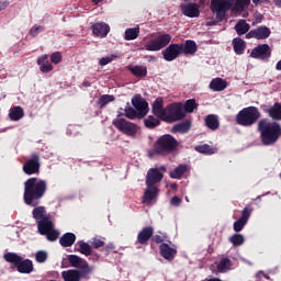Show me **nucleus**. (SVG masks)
<instances>
[{
  "mask_svg": "<svg viewBox=\"0 0 281 281\" xmlns=\"http://www.w3.org/2000/svg\"><path fill=\"white\" fill-rule=\"evenodd\" d=\"M47 192V182L38 178H30L24 182V203L30 207L41 204V199Z\"/></svg>",
  "mask_w": 281,
  "mask_h": 281,
  "instance_id": "1",
  "label": "nucleus"
},
{
  "mask_svg": "<svg viewBox=\"0 0 281 281\" xmlns=\"http://www.w3.org/2000/svg\"><path fill=\"white\" fill-rule=\"evenodd\" d=\"M258 131L263 146H273L280 139L281 127L277 122L271 123L262 119L258 122Z\"/></svg>",
  "mask_w": 281,
  "mask_h": 281,
  "instance_id": "2",
  "label": "nucleus"
},
{
  "mask_svg": "<svg viewBox=\"0 0 281 281\" xmlns=\"http://www.w3.org/2000/svg\"><path fill=\"white\" fill-rule=\"evenodd\" d=\"M260 120V111L256 106L244 108L236 115V122L239 126H254Z\"/></svg>",
  "mask_w": 281,
  "mask_h": 281,
  "instance_id": "3",
  "label": "nucleus"
},
{
  "mask_svg": "<svg viewBox=\"0 0 281 281\" xmlns=\"http://www.w3.org/2000/svg\"><path fill=\"white\" fill-rule=\"evenodd\" d=\"M177 146V139L172 137V135L166 134L157 139L154 150L157 155H168V153H172Z\"/></svg>",
  "mask_w": 281,
  "mask_h": 281,
  "instance_id": "4",
  "label": "nucleus"
},
{
  "mask_svg": "<svg viewBox=\"0 0 281 281\" xmlns=\"http://www.w3.org/2000/svg\"><path fill=\"white\" fill-rule=\"evenodd\" d=\"M186 111L183 110V104L171 103L166 108L162 121L168 122L170 124L172 122H179V120H183Z\"/></svg>",
  "mask_w": 281,
  "mask_h": 281,
  "instance_id": "5",
  "label": "nucleus"
},
{
  "mask_svg": "<svg viewBox=\"0 0 281 281\" xmlns=\"http://www.w3.org/2000/svg\"><path fill=\"white\" fill-rule=\"evenodd\" d=\"M170 41H172V35L168 33H160L145 45V49L146 52H161V49L170 45Z\"/></svg>",
  "mask_w": 281,
  "mask_h": 281,
  "instance_id": "6",
  "label": "nucleus"
},
{
  "mask_svg": "<svg viewBox=\"0 0 281 281\" xmlns=\"http://www.w3.org/2000/svg\"><path fill=\"white\" fill-rule=\"evenodd\" d=\"M234 8V1L232 0H211V10L214 12L218 21L225 19V14Z\"/></svg>",
  "mask_w": 281,
  "mask_h": 281,
  "instance_id": "7",
  "label": "nucleus"
},
{
  "mask_svg": "<svg viewBox=\"0 0 281 281\" xmlns=\"http://www.w3.org/2000/svg\"><path fill=\"white\" fill-rule=\"evenodd\" d=\"M113 126L117 128L123 135H127L128 137H134V135H137V131H139V127L137 124H134L132 122L126 121L125 119L117 117L112 122Z\"/></svg>",
  "mask_w": 281,
  "mask_h": 281,
  "instance_id": "8",
  "label": "nucleus"
},
{
  "mask_svg": "<svg viewBox=\"0 0 281 281\" xmlns=\"http://www.w3.org/2000/svg\"><path fill=\"white\" fill-rule=\"evenodd\" d=\"M68 262L71 267H75V269H79V272H81L82 276L93 273V266H89V262L81 257H78V255H69Z\"/></svg>",
  "mask_w": 281,
  "mask_h": 281,
  "instance_id": "9",
  "label": "nucleus"
},
{
  "mask_svg": "<svg viewBox=\"0 0 281 281\" xmlns=\"http://www.w3.org/2000/svg\"><path fill=\"white\" fill-rule=\"evenodd\" d=\"M22 170L25 175H38L41 170V156L36 153L31 155V158H29L23 167Z\"/></svg>",
  "mask_w": 281,
  "mask_h": 281,
  "instance_id": "10",
  "label": "nucleus"
},
{
  "mask_svg": "<svg viewBox=\"0 0 281 281\" xmlns=\"http://www.w3.org/2000/svg\"><path fill=\"white\" fill-rule=\"evenodd\" d=\"M250 58L269 60V58H271V47H269V44H259L251 50Z\"/></svg>",
  "mask_w": 281,
  "mask_h": 281,
  "instance_id": "11",
  "label": "nucleus"
},
{
  "mask_svg": "<svg viewBox=\"0 0 281 281\" xmlns=\"http://www.w3.org/2000/svg\"><path fill=\"white\" fill-rule=\"evenodd\" d=\"M132 104L136 112H138V120H142V117H146L148 113V102H146V99L142 98L140 94H137L132 98Z\"/></svg>",
  "mask_w": 281,
  "mask_h": 281,
  "instance_id": "12",
  "label": "nucleus"
},
{
  "mask_svg": "<svg viewBox=\"0 0 281 281\" xmlns=\"http://www.w3.org/2000/svg\"><path fill=\"white\" fill-rule=\"evenodd\" d=\"M181 46L180 44H170L165 50H162L164 59L167 63H172V60H177L179 56H181Z\"/></svg>",
  "mask_w": 281,
  "mask_h": 281,
  "instance_id": "13",
  "label": "nucleus"
},
{
  "mask_svg": "<svg viewBox=\"0 0 281 281\" xmlns=\"http://www.w3.org/2000/svg\"><path fill=\"white\" fill-rule=\"evenodd\" d=\"M162 179H164V173L159 171V169L150 168L147 171L146 186H149L151 188H157V183H161Z\"/></svg>",
  "mask_w": 281,
  "mask_h": 281,
  "instance_id": "14",
  "label": "nucleus"
},
{
  "mask_svg": "<svg viewBox=\"0 0 281 281\" xmlns=\"http://www.w3.org/2000/svg\"><path fill=\"white\" fill-rule=\"evenodd\" d=\"M271 36V29L268 26H258L246 34V38H257V41H265Z\"/></svg>",
  "mask_w": 281,
  "mask_h": 281,
  "instance_id": "15",
  "label": "nucleus"
},
{
  "mask_svg": "<svg viewBox=\"0 0 281 281\" xmlns=\"http://www.w3.org/2000/svg\"><path fill=\"white\" fill-rule=\"evenodd\" d=\"M91 30L94 36H99L100 38H106L109 32H111V26H109V24L104 22H97L92 24Z\"/></svg>",
  "mask_w": 281,
  "mask_h": 281,
  "instance_id": "16",
  "label": "nucleus"
},
{
  "mask_svg": "<svg viewBox=\"0 0 281 281\" xmlns=\"http://www.w3.org/2000/svg\"><path fill=\"white\" fill-rule=\"evenodd\" d=\"M263 113H267L272 120H281V103L276 102L272 106L261 105Z\"/></svg>",
  "mask_w": 281,
  "mask_h": 281,
  "instance_id": "17",
  "label": "nucleus"
},
{
  "mask_svg": "<svg viewBox=\"0 0 281 281\" xmlns=\"http://www.w3.org/2000/svg\"><path fill=\"white\" fill-rule=\"evenodd\" d=\"M158 194H159V189L157 187L147 186L144 192L143 203H145V205H153V201L157 199Z\"/></svg>",
  "mask_w": 281,
  "mask_h": 281,
  "instance_id": "18",
  "label": "nucleus"
},
{
  "mask_svg": "<svg viewBox=\"0 0 281 281\" xmlns=\"http://www.w3.org/2000/svg\"><path fill=\"white\" fill-rule=\"evenodd\" d=\"M153 234H155V228L153 226H146L144 227L137 235L138 245H146L150 238H153Z\"/></svg>",
  "mask_w": 281,
  "mask_h": 281,
  "instance_id": "19",
  "label": "nucleus"
},
{
  "mask_svg": "<svg viewBox=\"0 0 281 281\" xmlns=\"http://www.w3.org/2000/svg\"><path fill=\"white\" fill-rule=\"evenodd\" d=\"M88 274H82L79 270L70 269L61 272V278L64 281H80L82 278H86Z\"/></svg>",
  "mask_w": 281,
  "mask_h": 281,
  "instance_id": "20",
  "label": "nucleus"
},
{
  "mask_svg": "<svg viewBox=\"0 0 281 281\" xmlns=\"http://www.w3.org/2000/svg\"><path fill=\"white\" fill-rule=\"evenodd\" d=\"M180 9L182 14H184V16H189V19H196L199 18V14H201V11H199L194 3L182 4L180 5Z\"/></svg>",
  "mask_w": 281,
  "mask_h": 281,
  "instance_id": "21",
  "label": "nucleus"
},
{
  "mask_svg": "<svg viewBox=\"0 0 281 281\" xmlns=\"http://www.w3.org/2000/svg\"><path fill=\"white\" fill-rule=\"evenodd\" d=\"M181 53L186 56H194L196 54V42L192 40H187L184 44H180Z\"/></svg>",
  "mask_w": 281,
  "mask_h": 281,
  "instance_id": "22",
  "label": "nucleus"
},
{
  "mask_svg": "<svg viewBox=\"0 0 281 281\" xmlns=\"http://www.w3.org/2000/svg\"><path fill=\"white\" fill-rule=\"evenodd\" d=\"M49 55H42L37 58V65L40 66V71L42 74H49V71L54 70V66L47 59Z\"/></svg>",
  "mask_w": 281,
  "mask_h": 281,
  "instance_id": "23",
  "label": "nucleus"
},
{
  "mask_svg": "<svg viewBox=\"0 0 281 281\" xmlns=\"http://www.w3.org/2000/svg\"><path fill=\"white\" fill-rule=\"evenodd\" d=\"M15 269L19 273H32L34 271V263H32V260L23 259L22 257Z\"/></svg>",
  "mask_w": 281,
  "mask_h": 281,
  "instance_id": "24",
  "label": "nucleus"
},
{
  "mask_svg": "<svg viewBox=\"0 0 281 281\" xmlns=\"http://www.w3.org/2000/svg\"><path fill=\"white\" fill-rule=\"evenodd\" d=\"M153 113L158 117L159 120L164 121V117L166 115V108L164 109V99L157 98L153 104Z\"/></svg>",
  "mask_w": 281,
  "mask_h": 281,
  "instance_id": "25",
  "label": "nucleus"
},
{
  "mask_svg": "<svg viewBox=\"0 0 281 281\" xmlns=\"http://www.w3.org/2000/svg\"><path fill=\"white\" fill-rule=\"evenodd\" d=\"M160 256L165 258V260H175V256H177V249L170 247L168 244L160 245Z\"/></svg>",
  "mask_w": 281,
  "mask_h": 281,
  "instance_id": "26",
  "label": "nucleus"
},
{
  "mask_svg": "<svg viewBox=\"0 0 281 281\" xmlns=\"http://www.w3.org/2000/svg\"><path fill=\"white\" fill-rule=\"evenodd\" d=\"M54 228V222L48 217L37 222V232L43 236Z\"/></svg>",
  "mask_w": 281,
  "mask_h": 281,
  "instance_id": "27",
  "label": "nucleus"
},
{
  "mask_svg": "<svg viewBox=\"0 0 281 281\" xmlns=\"http://www.w3.org/2000/svg\"><path fill=\"white\" fill-rule=\"evenodd\" d=\"M25 116V111L21 105L13 106L9 110V120L11 122H19V120H23Z\"/></svg>",
  "mask_w": 281,
  "mask_h": 281,
  "instance_id": "28",
  "label": "nucleus"
},
{
  "mask_svg": "<svg viewBox=\"0 0 281 281\" xmlns=\"http://www.w3.org/2000/svg\"><path fill=\"white\" fill-rule=\"evenodd\" d=\"M191 127H192V121L186 120L181 123L176 124L172 127L171 133H181L183 135L188 133V131H190Z\"/></svg>",
  "mask_w": 281,
  "mask_h": 281,
  "instance_id": "29",
  "label": "nucleus"
},
{
  "mask_svg": "<svg viewBox=\"0 0 281 281\" xmlns=\"http://www.w3.org/2000/svg\"><path fill=\"white\" fill-rule=\"evenodd\" d=\"M205 126L209 127L210 131H217L218 126H221V122L218 121V116L216 114L206 115Z\"/></svg>",
  "mask_w": 281,
  "mask_h": 281,
  "instance_id": "30",
  "label": "nucleus"
},
{
  "mask_svg": "<svg viewBox=\"0 0 281 281\" xmlns=\"http://www.w3.org/2000/svg\"><path fill=\"white\" fill-rule=\"evenodd\" d=\"M33 218L38 223V221H44V218H48L49 215L47 214V210L45 206H35L33 209Z\"/></svg>",
  "mask_w": 281,
  "mask_h": 281,
  "instance_id": "31",
  "label": "nucleus"
},
{
  "mask_svg": "<svg viewBox=\"0 0 281 281\" xmlns=\"http://www.w3.org/2000/svg\"><path fill=\"white\" fill-rule=\"evenodd\" d=\"M74 243H76V234L74 233H66L59 238L61 247H71Z\"/></svg>",
  "mask_w": 281,
  "mask_h": 281,
  "instance_id": "32",
  "label": "nucleus"
},
{
  "mask_svg": "<svg viewBox=\"0 0 281 281\" xmlns=\"http://www.w3.org/2000/svg\"><path fill=\"white\" fill-rule=\"evenodd\" d=\"M210 89H212V91H225V89H227V81L215 78L210 82Z\"/></svg>",
  "mask_w": 281,
  "mask_h": 281,
  "instance_id": "33",
  "label": "nucleus"
},
{
  "mask_svg": "<svg viewBox=\"0 0 281 281\" xmlns=\"http://www.w3.org/2000/svg\"><path fill=\"white\" fill-rule=\"evenodd\" d=\"M249 30H251V26L245 20H239L235 25V32L238 34V36L247 34Z\"/></svg>",
  "mask_w": 281,
  "mask_h": 281,
  "instance_id": "34",
  "label": "nucleus"
},
{
  "mask_svg": "<svg viewBox=\"0 0 281 281\" xmlns=\"http://www.w3.org/2000/svg\"><path fill=\"white\" fill-rule=\"evenodd\" d=\"M245 47H247V44L244 42L243 38L236 37L233 40V48L235 54L238 56L245 54Z\"/></svg>",
  "mask_w": 281,
  "mask_h": 281,
  "instance_id": "35",
  "label": "nucleus"
},
{
  "mask_svg": "<svg viewBox=\"0 0 281 281\" xmlns=\"http://www.w3.org/2000/svg\"><path fill=\"white\" fill-rule=\"evenodd\" d=\"M128 71L136 78H144L148 74L146 66H128Z\"/></svg>",
  "mask_w": 281,
  "mask_h": 281,
  "instance_id": "36",
  "label": "nucleus"
},
{
  "mask_svg": "<svg viewBox=\"0 0 281 281\" xmlns=\"http://www.w3.org/2000/svg\"><path fill=\"white\" fill-rule=\"evenodd\" d=\"M76 247L77 251H79V254H82L83 256H91V252L93 251L91 245H89V243L85 240H79Z\"/></svg>",
  "mask_w": 281,
  "mask_h": 281,
  "instance_id": "37",
  "label": "nucleus"
},
{
  "mask_svg": "<svg viewBox=\"0 0 281 281\" xmlns=\"http://www.w3.org/2000/svg\"><path fill=\"white\" fill-rule=\"evenodd\" d=\"M23 257L19 256L16 252H5L3 255V259L5 262H9L10 265H13L14 267H18V265L21 262V259Z\"/></svg>",
  "mask_w": 281,
  "mask_h": 281,
  "instance_id": "38",
  "label": "nucleus"
},
{
  "mask_svg": "<svg viewBox=\"0 0 281 281\" xmlns=\"http://www.w3.org/2000/svg\"><path fill=\"white\" fill-rule=\"evenodd\" d=\"M186 172H188V165H180L169 173V177L171 179H181Z\"/></svg>",
  "mask_w": 281,
  "mask_h": 281,
  "instance_id": "39",
  "label": "nucleus"
},
{
  "mask_svg": "<svg viewBox=\"0 0 281 281\" xmlns=\"http://www.w3.org/2000/svg\"><path fill=\"white\" fill-rule=\"evenodd\" d=\"M139 36V26L126 29L124 33L125 41H135Z\"/></svg>",
  "mask_w": 281,
  "mask_h": 281,
  "instance_id": "40",
  "label": "nucleus"
},
{
  "mask_svg": "<svg viewBox=\"0 0 281 281\" xmlns=\"http://www.w3.org/2000/svg\"><path fill=\"white\" fill-rule=\"evenodd\" d=\"M114 101H115V97L113 94H102L98 100V104L100 109H102L103 106H106V104Z\"/></svg>",
  "mask_w": 281,
  "mask_h": 281,
  "instance_id": "41",
  "label": "nucleus"
},
{
  "mask_svg": "<svg viewBox=\"0 0 281 281\" xmlns=\"http://www.w3.org/2000/svg\"><path fill=\"white\" fill-rule=\"evenodd\" d=\"M231 1H233V10H236V12H240L245 10V7L251 3V0H231Z\"/></svg>",
  "mask_w": 281,
  "mask_h": 281,
  "instance_id": "42",
  "label": "nucleus"
},
{
  "mask_svg": "<svg viewBox=\"0 0 281 281\" xmlns=\"http://www.w3.org/2000/svg\"><path fill=\"white\" fill-rule=\"evenodd\" d=\"M229 267H232V260L229 258H223L217 265V271L225 273V271L229 270Z\"/></svg>",
  "mask_w": 281,
  "mask_h": 281,
  "instance_id": "43",
  "label": "nucleus"
},
{
  "mask_svg": "<svg viewBox=\"0 0 281 281\" xmlns=\"http://www.w3.org/2000/svg\"><path fill=\"white\" fill-rule=\"evenodd\" d=\"M198 106H199V104H196V100L190 99V100L186 101L182 109H183L184 113H193L194 109H196Z\"/></svg>",
  "mask_w": 281,
  "mask_h": 281,
  "instance_id": "44",
  "label": "nucleus"
},
{
  "mask_svg": "<svg viewBox=\"0 0 281 281\" xmlns=\"http://www.w3.org/2000/svg\"><path fill=\"white\" fill-rule=\"evenodd\" d=\"M195 150L202 155H214V149L207 144L195 146Z\"/></svg>",
  "mask_w": 281,
  "mask_h": 281,
  "instance_id": "45",
  "label": "nucleus"
},
{
  "mask_svg": "<svg viewBox=\"0 0 281 281\" xmlns=\"http://www.w3.org/2000/svg\"><path fill=\"white\" fill-rule=\"evenodd\" d=\"M144 124L147 128H155L156 126H159L160 122L159 119L155 116H148L145 119Z\"/></svg>",
  "mask_w": 281,
  "mask_h": 281,
  "instance_id": "46",
  "label": "nucleus"
},
{
  "mask_svg": "<svg viewBox=\"0 0 281 281\" xmlns=\"http://www.w3.org/2000/svg\"><path fill=\"white\" fill-rule=\"evenodd\" d=\"M231 243L234 245V247H240L245 243V236L241 234H235L229 238Z\"/></svg>",
  "mask_w": 281,
  "mask_h": 281,
  "instance_id": "47",
  "label": "nucleus"
},
{
  "mask_svg": "<svg viewBox=\"0 0 281 281\" xmlns=\"http://www.w3.org/2000/svg\"><path fill=\"white\" fill-rule=\"evenodd\" d=\"M44 236H46L47 240L50 243H54L55 240H58L59 233L58 231L50 228V231H47Z\"/></svg>",
  "mask_w": 281,
  "mask_h": 281,
  "instance_id": "48",
  "label": "nucleus"
},
{
  "mask_svg": "<svg viewBox=\"0 0 281 281\" xmlns=\"http://www.w3.org/2000/svg\"><path fill=\"white\" fill-rule=\"evenodd\" d=\"M125 115L130 120L139 119V112L131 106L125 108Z\"/></svg>",
  "mask_w": 281,
  "mask_h": 281,
  "instance_id": "49",
  "label": "nucleus"
},
{
  "mask_svg": "<svg viewBox=\"0 0 281 281\" xmlns=\"http://www.w3.org/2000/svg\"><path fill=\"white\" fill-rule=\"evenodd\" d=\"M47 251L45 250H38L36 254H35V260L36 262H40V265H43V262H46L47 261Z\"/></svg>",
  "mask_w": 281,
  "mask_h": 281,
  "instance_id": "50",
  "label": "nucleus"
},
{
  "mask_svg": "<svg viewBox=\"0 0 281 281\" xmlns=\"http://www.w3.org/2000/svg\"><path fill=\"white\" fill-rule=\"evenodd\" d=\"M41 32H45V26L35 24L31 27L30 35L33 36V38H35V36H38Z\"/></svg>",
  "mask_w": 281,
  "mask_h": 281,
  "instance_id": "51",
  "label": "nucleus"
},
{
  "mask_svg": "<svg viewBox=\"0 0 281 281\" xmlns=\"http://www.w3.org/2000/svg\"><path fill=\"white\" fill-rule=\"evenodd\" d=\"M50 63H53V65H60V63H63V54H60V52H55L50 55Z\"/></svg>",
  "mask_w": 281,
  "mask_h": 281,
  "instance_id": "52",
  "label": "nucleus"
},
{
  "mask_svg": "<svg viewBox=\"0 0 281 281\" xmlns=\"http://www.w3.org/2000/svg\"><path fill=\"white\" fill-rule=\"evenodd\" d=\"M247 225V222L245 220L238 218L236 222H234L233 228L235 232H243V228Z\"/></svg>",
  "mask_w": 281,
  "mask_h": 281,
  "instance_id": "53",
  "label": "nucleus"
},
{
  "mask_svg": "<svg viewBox=\"0 0 281 281\" xmlns=\"http://www.w3.org/2000/svg\"><path fill=\"white\" fill-rule=\"evenodd\" d=\"M116 56L115 55H111L110 57H102L100 60H99V65L101 67H104L106 65H109V63H113V59L115 58Z\"/></svg>",
  "mask_w": 281,
  "mask_h": 281,
  "instance_id": "54",
  "label": "nucleus"
},
{
  "mask_svg": "<svg viewBox=\"0 0 281 281\" xmlns=\"http://www.w3.org/2000/svg\"><path fill=\"white\" fill-rule=\"evenodd\" d=\"M250 216H251V210H249L248 207H245L241 211V216L239 217V220L245 221L247 223Z\"/></svg>",
  "mask_w": 281,
  "mask_h": 281,
  "instance_id": "55",
  "label": "nucleus"
},
{
  "mask_svg": "<svg viewBox=\"0 0 281 281\" xmlns=\"http://www.w3.org/2000/svg\"><path fill=\"white\" fill-rule=\"evenodd\" d=\"M92 246L94 247V249H100V247H104V240L94 237L92 238Z\"/></svg>",
  "mask_w": 281,
  "mask_h": 281,
  "instance_id": "56",
  "label": "nucleus"
},
{
  "mask_svg": "<svg viewBox=\"0 0 281 281\" xmlns=\"http://www.w3.org/2000/svg\"><path fill=\"white\" fill-rule=\"evenodd\" d=\"M89 260H91V262H99L100 261V254L98 252H91V255H89Z\"/></svg>",
  "mask_w": 281,
  "mask_h": 281,
  "instance_id": "57",
  "label": "nucleus"
},
{
  "mask_svg": "<svg viewBox=\"0 0 281 281\" xmlns=\"http://www.w3.org/2000/svg\"><path fill=\"white\" fill-rule=\"evenodd\" d=\"M256 278H257L256 281L269 280V276L265 274V272H262V271H259V272L256 274Z\"/></svg>",
  "mask_w": 281,
  "mask_h": 281,
  "instance_id": "58",
  "label": "nucleus"
},
{
  "mask_svg": "<svg viewBox=\"0 0 281 281\" xmlns=\"http://www.w3.org/2000/svg\"><path fill=\"white\" fill-rule=\"evenodd\" d=\"M171 205H175L176 207H179V205H181V199L179 196L175 195L171 199Z\"/></svg>",
  "mask_w": 281,
  "mask_h": 281,
  "instance_id": "59",
  "label": "nucleus"
},
{
  "mask_svg": "<svg viewBox=\"0 0 281 281\" xmlns=\"http://www.w3.org/2000/svg\"><path fill=\"white\" fill-rule=\"evenodd\" d=\"M193 4L198 8V10H201V8H204L205 5V0H196L193 2Z\"/></svg>",
  "mask_w": 281,
  "mask_h": 281,
  "instance_id": "60",
  "label": "nucleus"
},
{
  "mask_svg": "<svg viewBox=\"0 0 281 281\" xmlns=\"http://www.w3.org/2000/svg\"><path fill=\"white\" fill-rule=\"evenodd\" d=\"M8 5H9L8 1L0 0V12H1V10H5V8H8Z\"/></svg>",
  "mask_w": 281,
  "mask_h": 281,
  "instance_id": "61",
  "label": "nucleus"
},
{
  "mask_svg": "<svg viewBox=\"0 0 281 281\" xmlns=\"http://www.w3.org/2000/svg\"><path fill=\"white\" fill-rule=\"evenodd\" d=\"M154 241H156L157 244L164 243V238H161V236H159V235H155L154 236Z\"/></svg>",
  "mask_w": 281,
  "mask_h": 281,
  "instance_id": "62",
  "label": "nucleus"
},
{
  "mask_svg": "<svg viewBox=\"0 0 281 281\" xmlns=\"http://www.w3.org/2000/svg\"><path fill=\"white\" fill-rule=\"evenodd\" d=\"M202 281H223V280H221V279H218V278H211V279H204V280H202Z\"/></svg>",
  "mask_w": 281,
  "mask_h": 281,
  "instance_id": "63",
  "label": "nucleus"
},
{
  "mask_svg": "<svg viewBox=\"0 0 281 281\" xmlns=\"http://www.w3.org/2000/svg\"><path fill=\"white\" fill-rule=\"evenodd\" d=\"M277 71H281V59L276 65Z\"/></svg>",
  "mask_w": 281,
  "mask_h": 281,
  "instance_id": "64",
  "label": "nucleus"
}]
</instances>
